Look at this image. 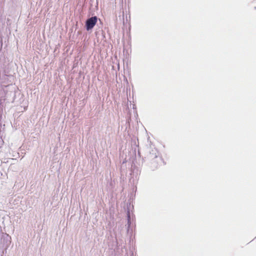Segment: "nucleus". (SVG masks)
<instances>
[{
	"label": "nucleus",
	"mask_w": 256,
	"mask_h": 256,
	"mask_svg": "<svg viewBox=\"0 0 256 256\" xmlns=\"http://www.w3.org/2000/svg\"><path fill=\"white\" fill-rule=\"evenodd\" d=\"M98 18L96 16H92L88 19L86 22V26L87 30L92 29L97 22Z\"/></svg>",
	"instance_id": "f257e3e1"
}]
</instances>
